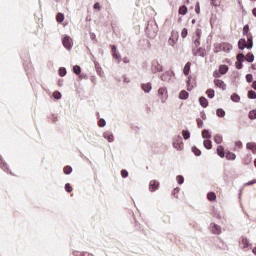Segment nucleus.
Returning a JSON list of instances; mask_svg holds the SVG:
<instances>
[{"label":"nucleus","instance_id":"obj_1","mask_svg":"<svg viewBox=\"0 0 256 256\" xmlns=\"http://www.w3.org/2000/svg\"><path fill=\"white\" fill-rule=\"evenodd\" d=\"M151 71L152 73H161V71H163V66L159 63V61L154 60L152 61Z\"/></svg>","mask_w":256,"mask_h":256},{"label":"nucleus","instance_id":"obj_2","mask_svg":"<svg viewBox=\"0 0 256 256\" xmlns=\"http://www.w3.org/2000/svg\"><path fill=\"white\" fill-rule=\"evenodd\" d=\"M173 77H175V72H173V70H169L164 72L160 79H162V81H171Z\"/></svg>","mask_w":256,"mask_h":256},{"label":"nucleus","instance_id":"obj_3","mask_svg":"<svg viewBox=\"0 0 256 256\" xmlns=\"http://www.w3.org/2000/svg\"><path fill=\"white\" fill-rule=\"evenodd\" d=\"M158 95H159L160 100L162 101V103H165V101H167V97H168L167 88H165V87L159 88Z\"/></svg>","mask_w":256,"mask_h":256},{"label":"nucleus","instance_id":"obj_4","mask_svg":"<svg viewBox=\"0 0 256 256\" xmlns=\"http://www.w3.org/2000/svg\"><path fill=\"white\" fill-rule=\"evenodd\" d=\"M177 39H179V34H177V32H172L168 40L169 45H171V47H175V45H177Z\"/></svg>","mask_w":256,"mask_h":256},{"label":"nucleus","instance_id":"obj_5","mask_svg":"<svg viewBox=\"0 0 256 256\" xmlns=\"http://www.w3.org/2000/svg\"><path fill=\"white\" fill-rule=\"evenodd\" d=\"M62 44L65 49H71V47H73V40L70 37L65 36L62 40Z\"/></svg>","mask_w":256,"mask_h":256},{"label":"nucleus","instance_id":"obj_6","mask_svg":"<svg viewBox=\"0 0 256 256\" xmlns=\"http://www.w3.org/2000/svg\"><path fill=\"white\" fill-rule=\"evenodd\" d=\"M205 53L206 51L204 48L196 47V49H193V55H195V57H205Z\"/></svg>","mask_w":256,"mask_h":256},{"label":"nucleus","instance_id":"obj_7","mask_svg":"<svg viewBox=\"0 0 256 256\" xmlns=\"http://www.w3.org/2000/svg\"><path fill=\"white\" fill-rule=\"evenodd\" d=\"M157 189H159V181L151 180L149 183V191H151L153 193V192L157 191Z\"/></svg>","mask_w":256,"mask_h":256},{"label":"nucleus","instance_id":"obj_8","mask_svg":"<svg viewBox=\"0 0 256 256\" xmlns=\"http://www.w3.org/2000/svg\"><path fill=\"white\" fill-rule=\"evenodd\" d=\"M214 85H215V87L222 89V91H225V89H227V84H225V82L223 80L215 79Z\"/></svg>","mask_w":256,"mask_h":256},{"label":"nucleus","instance_id":"obj_9","mask_svg":"<svg viewBox=\"0 0 256 256\" xmlns=\"http://www.w3.org/2000/svg\"><path fill=\"white\" fill-rule=\"evenodd\" d=\"M0 167L1 169H3V171H5L6 173H9L10 175H15L13 174V172H11L9 170V167L7 166L5 160H3V158L0 156Z\"/></svg>","mask_w":256,"mask_h":256},{"label":"nucleus","instance_id":"obj_10","mask_svg":"<svg viewBox=\"0 0 256 256\" xmlns=\"http://www.w3.org/2000/svg\"><path fill=\"white\" fill-rule=\"evenodd\" d=\"M221 47H222V51H224V53H229L231 51V49H233V46L227 42L221 43Z\"/></svg>","mask_w":256,"mask_h":256},{"label":"nucleus","instance_id":"obj_11","mask_svg":"<svg viewBox=\"0 0 256 256\" xmlns=\"http://www.w3.org/2000/svg\"><path fill=\"white\" fill-rule=\"evenodd\" d=\"M246 148L252 151L254 155H256V144L255 142H249L246 144Z\"/></svg>","mask_w":256,"mask_h":256},{"label":"nucleus","instance_id":"obj_12","mask_svg":"<svg viewBox=\"0 0 256 256\" xmlns=\"http://www.w3.org/2000/svg\"><path fill=\"white\" fill-rule=\"evenodd\" d=\"M103 137L104 139H107L108 143H113L114 136L111 134V132H104Z\"/></svg>","mask_w":256,"mask_h":256},{"label":"nucleus","instance_id":"obj_13","mask_svg":"<svg viewBox=\"0 0 256 256\" xmlns=\"http://www.w3.org/2000/svg\"><path fill=\"white\" fill-rule=\"evenodd\" d=\"M238 48L243 50V49H247V41H245V39H240L238 42Z\"/></svg>","mask_w":256,"mask_h":256},{"label":"nucleus","instance_id":"obj_14","mask_svg":"<svg viewBox=\"0 0 256 256\" xmlns=\"http://www.w3.org/2000/svg\"><path fill=\"white\" fill-rule=\"evenodd\" d=\"M217 155L223 159L225 157V148L223 146H218L217 147Z\"/></svg>","mask_w":256,"mask_h":256},{"label":"nucleus","instance_id":"obj_15","mask_svg":"<svg viewBox=\"0 0 256 256\" xmlns=\"http://www.w3.org/2000/svg\"><path fill=\"white\" fill-rule=\"evenodd\" d=\"M212 233H214L215 235H219L221 233V226L214 224L212 226Z\"/></svg>","mask_w":256,"mask_h":256},{"label":"nucleus","instance_id":"obj_16","mask_svg":"<svg viewBox=\"0 0 256 256\" xmlns=\"http://www.w3.org/2000/svg\"><path fill=\"white\" fill-rule=\"evenodd\" d=\"M191 71V62H187L184 66L183 73L184 75H189V72Z\"/></svg>","mask_w":256,"mask_h":256},{"label":"nucleus","instance_id":"obj_17","mask_svg":"<svg viewBox=\"0 0 256 256\" xmlns=\"http://www.w3.org/2000/svg\"><path fill=\"white\" fill-rule=\"evenodd\" d=\"M226 159H228V161H235V159H237V155L233 152H227Z\"/></svg>","mask_w":256,"mask_h":256},{"label":"nucleus","instance_id":"obj_18","mask_svg":"<svg viewBox=\"0 0 256 256\" xmlns=\"http://www.w3.org/2000/svg\"><path fill=\"white\" fill-rule=\"evenodd\" d=\"M199 103H200L201 107H207L209 105V101L205 97H200Z\"/></svg>","mask_w":256,"mask_h":256},{"label":"nucleus","instance_id":"obj_19","mask_svg":"<svg viewBox=\"0 0 256 256\" xmlns=\"http://www.w3.org/2000/svg\"><path fill=\"white\" fill-rule=\"evenodd\" d=\"M207 199L208 201H217V195L215 194V192H209L207 194Z\"/></svg>","mask_w":256,"mask_h":256},{"label":"nucleus","instance_id":"obj_20","mask_svg":"<svg viewBox=\"0 0 256 256\" xmlns=\"http://www.w3.org/2000/svg\"><path fill=\"white\" fill-rule=\"evenodd\" d=\"M227 71H229V67L227 65H220L219 73H221V75H225Z\"/></svg>","mask_w":256,"mask_h":256},{"label":"nucleus","instance_id":"obj_21","mask_svg":"<svg viewBox=\"0 0 256 256\" xmlns=\"http://www.w3.org/2000/svg\"><path fill=\"white\" fill-rule=\"evenodd\" d=\"M245 60L248 61V63H253V61H255V56L253 55V53L249 52L246 55Z\"/></svg>","mask_w":256,"mask_h":256},{"label":"nucleus","instance_id":"obj_22","mask_svg":"<svg viewBox=\"0 0 256 256\" xmlns=\"http://www.w3.org/2000/svg\"><path fill=\"white\" fill-rule=\"evenodd\" d=\"M142 89L145 93H149L152 89L151 83L142 84Z\"/></svg>","mask_w":256,"mask_h":256},{"label":"nucleus","instance_id":"obj_23","mask_svg":"<svg viewBox=\"0 0 256 256\" xmlns=\"http://www.w3.org/2000/svg\"><path fill=\"white\" fill-rule=\"evenodd\" d=\"M187 6L183 5V6H180L179 10H178V13L179 15H187Z\"/></svg>","mask_w":256,"mask_h":256},{"label":"nucleus","instance_id":"obj_24","mask_svg":"<svg viewBox=\"0 0 256 256\" xmlns=\"http://www.w3.org/2000/svg\"><path fill=\"white\" fill-rule=\"evenodd\" d=\"M203 145L206 149H212L213 148V144H212L211 140H209V139L204 140Z\"/></svg>","mask_w":256,"mask_h":256},{"label":"nucleus","instance_id":"obj_25","mask_svg":"<svg viewBox=\"0 0 256 256\" xmlns=\"http://www.w3.org/2000/svg\"><path fill=\"white\" fill-rule=\"evenodd\" d=\"M179 98L180 99H188L189 98V92L188 91H185V90H182L179 94Z\"/></svg>","mask_w":256,"mask_h":256},{"label":"nucleus","instance_id":"obj_26","mask_svg":"<svg viewBox=\"0 0 256 256\" xmlns=\"http://www.w3.org/2000/svg\"><path fill=\"white\" fill-rule=\"evenodd\" d=\"M56 21L58 23H63V21H65V15H63V13H58L56 15Z\"/></svg>","mask_w":256,"mask_h":256},{"label":"nucleus","instance_id":"obj_27","mask_svg":"<svg viewBox=\"0 0 256 256\" xmlns=\"http://www.w3.org/2000/svg\"><path fill=\"white\" fill-rule=\"evenodd\" d=\"M242 249H247V247H249V240L247 238H242Z\"/></svg>","mask_w":256,"mask_h":256},{"label":"nucleus","instance_id":"obj_28","mask_svg":"<svg viewBox=\"0 0 256 256\" xmlns=\"http://www.w3.org/2000/svg\"><path fill=\"white\" fill-rule=\"evenodd\" d=\"M202 137L203 139H211V133L209 132V130H203Z\"/></svg>","mask_w":256,"mask_h":256},{"label":"nucleus","instance_id":"obj_29","mask_svg":"<svg viewBox=\"0 0 256 256\" xmlns=\"http://www.w3.org/2000/svg\"><path fill=\"white\" fill-rule=\"evenodd\" d=\"M231 99H232V101H234V103H239V101H241V97L239 95H237L236 93L231 95Z\"/></svg>","mask_w":256,"mask_h":256},{"label":"nucleus","instance_id":"obj_30","mask_svg":"<svg viewBox=\"0 0 256 256\" xmlns=\"http://www.w3.org/2000/svg\"><path fill=\"white\" fill-rule=\"evenodd\" d=\"M206 95L209 97V99H213V97H215V90L213 89H208L206 91Z\"/></svg>","mask_w":256,"mask_h":256},{"label":"nucleus","instance_id":"obj_31","mask_svg":"<svg viewBox=\"0 0 256 256\" xmlns=\"http://www.w3.org/2000/svg\"><path fill=\"white\" fill-rule=\"evenodd\" d=\"M214 141L217 143V145H220V143H223V137L221 135H215Z\"/></svg>","mask_w":256,"mask_h":256},{"label":"nucleus","instance_id":"obj_32","mask_svg":"<svg viewBox=\"0 0 256 256\" xmlns=\"http://www.w3.org/2000/svg\"><path fill=\"white\" fill-rule=\"evenodd\" d=\"M173 147L175 149L181 150L183 149V142H173Z\"/></svg>","mask_w":256,"mask_h":256},{"label":"nucleus","instance_id":"obj_33","mask_svg":"<svg viewBox=\"0 0 256 256\" xmlns=\"http://www.w3.org/2000/svg\"><path fill=\"white\" fill-rule=\"evenodd\" d=\"M246 45H247V49H253V37L248 36V43Z\"/></svg>","mask_w":256,"mask_h":256},{"label":"nucleus","instance_id":"obj_34","mask_svg":"<svg viewBox=\"0 0 256 256\" xmlns=\"http://www.w3.org/2000/svg\"><path fill=\"white\" fill-rule=\"evenodd\" d=\"M63 171H64L65 175H71L73 168H71V166H66V167H64Z\"/></svg>","mask_w":256,"mask_h":256},{"label":"nucleus","instance_id":"obj_35","mask_svg":"<svg viewBox=\"0 0 256 256\" xmlns=\"http://www.w3.org/2000/svg\"><path fill=\"white\" fill-rule=\"evenodd\" d=\"M182 137L184 139H189V137H191V133H189V130H183L182 131Z\"/></svg>","mask_w":256,"mask_h":256},{"label":"nucleus","instance_id":"obj_36","mask_svg":"<svg viewBox=\"0 0 256 256\" xmlns=\"http://www.w3.org/2000/svg\"><path fill=\"white\" fill-rule=\"evenodd\" d=\"M73 72L75 73V75H81V67L80 66H74L73 67Z\"/></svg>","mask_w":256,"mask_h":256},{"label":"nucleus","instance_id":"obj_37","mask_svg":"<svg viewBox=\"0 0 256 256\" xmlns=\"http://www.w3.org/2000/svg\"><path fill=\"white\" fill-rule=\"evenodd\" d=\"M220 51H223V47H221V43L216 44L214 48V53H220Z\"/></svg>","mask_w":256,"mask_h":256},{"label":"nucleus","instance_id":"obj_38","mask_svg":"<svg viewBox=\"0 0 256 256\" xmlns=\"http://www.w3.org/2000/svg\"><path fill=\"white\" fill-rule=\"evenodd\" d=\"M248 98H249V99H256V92L253 91V90H250V91L248 92Z\"/></svg>","mask_w":256,"mask_h":256},{"label":"nucleus","instance_id":"obj_39","mask_svg":"<svg viewBox=\"0 0 256 256\" xmlns=\"http://www.w3.org/2000/svg\"><path fill=\"white\" fill-rule=\"evenodd\" d=\"M59 75L60 77H65L67 75V70L65 68H60Z\"/></svg>","mask_w":256,"mask_h":256},{"label":"nucleus","instance_id":"obj_40","mask_svg":"<svg viewBox=\"0 0 256 256\" xmlns=\"http://www.w3.org/2000/svg\"><path fill=\"white\" fill-rule=\"evenodd\" d=\"M176 180L179 185H183L185 178H183V176L179 175V176H177Z\"/></svg>","mask_w":256,"mask_h":256},{"label":"nucleus","instance_id":"obj_41","mask_svg":"<svg viewBox=\"0 0 256 256\" xmlns=\"http://www.w3.org/2000/svg\"><path fill=\"white\" fill-rule=\"evenodd\" d=\"M249 119L251 120L256 119V110H251L249 112Z\"/></svg>","mask_w":256,"mask_h":256},{"label":"nucleus","instance_id":"obj_42","mask_svg":"<svg viewBox=\"0 0 256 256\" xmlns=\"http://www.w3.org/2000/svg\"><path fill=\"white\" fill-rule=\"evenodd\" d=\"M216 113H217V115H218V117H225V110H223V109H218L217 111H216Z\"/></svg>","mask_w":256,"mask_h":256},{"label":"nucleus","instance_id":"obj_43","mask_svg":"<svg viewBox=\"0 0 256 256\" xmlns=\"http://www.w3.org/2000/svg\"><path fill=\"white\" fill-rule=\"evenodd\" d=\"M192 151L194 154H196L197 157H199V155H201V150H199V148H197V147H193Z\"/></svg>","mask_w":256,"mask_h":256},{"label":"nucleus","instance_id":"obj_44","mask_svg":"<svg viewBox=\"0 0 256 256\" xmlns=\"http://www.w3.org/2000/svg\"><path fill=\"white\" fill-rule=\"evenodd\" d=\"M188 30H187V28H184L182 31H181V37H182V39H185V37H187V35H188Z\"/></svg>","mask_w":256,"mask_h":256},{"label":"nucleus","instance_id":"obj_45","mask_svg":"<svg viewBox=\"0 0 256 256\" xmlns=\"http://www.w3.org/2000/svg\"><path fill=\"white\" fill-rule=\"evenodd\" d=\"M65 190L67 191V193H71V191H73V187L71 186V184L67 183L65 184Z\"/></svg>","mask_w":256,"mask_h":256},{"label":"nucleus","instance_id":"obj_46","mask_svg":"<svg viewBox=\"0 0 256 256\" xmlns=\"http://www.w3.org/2000/svg\"><path fill=\"white\" fill-rule=\"evenodd\" d=\"M105 125H107V122H105V119H100L98 121V126L99 127H105Z\"/></svg>","mask_w":256,"mask_h":256},{"label":"nucleus","instance_id":"obj_47","mask_svg":"<svg viewBox=\"0 0 256 256\" xmlns=\"http://www.w3.org/2000/svg\"><path fill=\"white\" fill-rule=\"evenodd\" d=\"M246 81L248 83H253V75L252 74H247L246 75Z\"/></svg>","mask_w":256,"mask_h":256},{"label":"nucleus","instance_id":"obj_48","mask_svg":"<svg viewBox=\"0 0 256 256\" xmlns=\"http://www.w3.org/2000/svg\"><path fill=\"white\" fill-rule=\"evenodd\" d=\"M201 29L197 28L195 31L196 39H201Z\"/></svg>","mask_w":256,"mask_h":256},{"label":"nucleus","instance_id":"obj_49","mask_svg":"<svg viewBox=\"0 0 256 256\" xmlns=\"http://www.w3.org/2000/svg\"><path fill=\"white\" fill-rule=\"evenodd\" d=\"M237 61H240V62L245 61V55L244 54H238L237 55Z\"/></svg>","mask_w":256,"mask_h":256},{"label":"nucleus","instance_id":"obj_50","mask_svg":"<svg viewBox=\"0 0 256 256\" xmlns=\"http://www.w3.org/2000/svg\"><path fill=\"white\" fill-rule=\"evenodd\" d=\"M53 97H54V99H60V98H61V92L55 91V92L53 93Z\"/></svg>","mask_w":256,"mask_h":256},{"label":"nucleus","instance_id":"obj_51","mask_svg":"<svg viewBox=\"0 0 256 256\" xmlns=\"http://www.w3.org/2000/svg\"><path fill=\"white\" fill-rule=\"evenodd\" d=\"M112 57L114 58V59H116V61H121V55H119L117 52L116 53H114V54H112Z\"/></svg>","mask_w":256,"mask_h":256},{"label":"nucleus","instance_id":"obj_52","mask_svg":"<svg viewBox=\"0 0 256 256\" xmlns=\"http://www.w3.org/2000/svg\"><path fill=\"white\" fill-rule=\"evenodd\" d=\"M255 183H256V179H253V180H251V181L245 183L244 185H245V187H249V186H251V185H255Z\"/></svg>","mask_w":256,"mask_h":256},{"label":"nucleus","instance_id":"obj_53","mask_svg":"<svg viewBox=\"0 0 256 256\" xmlns=\"http://www.w3.org/2000/svg\"><path fill=\"white\" fill-rule=\"evenodd\" d=\"M93 8L96 9L97 11H101V4L99 2H96Z\"/></svg>","mask_w":256,"mask_h":256},{"label":"nucleus","instance_id":"obj_54","mask_svg":"<svg viewBox=\"0 0 256 256\" xmlns=\"http://www.w3.org/2000/svg\"><path fill=\"white\" fill-rule=\"evenodd\" d=\"M236 68L243 69V62L237 60L236 61Z\"/></svg>","mask_w":256,"mask_h":256},{"label":"nucleus","instance_id":"obj_55","mask_svg":"<svg viewBox=\"0 0 256 256\" xmlns=\"http://www.w3.org/2000/svg\"><path fill=\"white\" fill-rule=\"evenodd\" d=\"M249 33V25H245L243 28V35H247Z\"/></svg>","mask_w":256,"mask_h":256},{"label":"nucleus","instance_id":"obj_56","mask_svg":"<svg viewBox=\"0 0 256 256\" xmlns=\"http://www.w3.org/2000/svg\"><path fill=\"white\" fill-rule=\"evenodd\" d=\"M121 176H122L123 178L129 177V172H127V170H122V171H121Z\"/></svg>","mask_w":256,"mask_h":256},{"label":"nucleus","instance_id":"obj_57","mask_svg":"<svg viewBox=\"0 0 256 256\" xmlns=\"http://www.w3.org/2000/svg\"><path fill=\"white\" fill-rule=\"evenodd\" d=\"M197 125H198L199 129H201L203 127V120H201V118L197 119Z\"/></svg>","mask_w":256,"mask_h":256},{"label":"nucleus","instance_id":"obj_58","mask_svg":"<svg viewBox=\"0 0 256 256\" xmlns=\"http://www.w3.org/2000/svg\"><path fill=\"white\" fill-rule=\"evenodd\" d=\"M194 45H195V47H199V45H201V39L196 38V39L194 40Z\"/></svg>","mask_w":256,"mask_h":256},{"label":"nucleus","instance_id":"obj_59","mask_svg":"<svg viewBox=\"0 0 256 256\" xmlns=\"http://www.w3.org/2000/svg\"><path fill=\"white\" fill-rule=\"evenodd\" d=\"M235 146L238 147V149H241V147H243V143L241 141H236Z\"/></svg>","mask_w":256,"mask_h":256},{"label":"nucleus","instance_id":"obj_60","mask_svg":"<svg viewBox=\"0 0 256 256\" xmlns=\"http://www.w3.org/2000/svg\"><path fill=\"white\" fill-rule=\"evenodd\" d=\"M195 12L197 13V15H199V13H201V7L199 6V3L195 7Z\"/></svg>","mask_w":256,"mask_h":256},{"label":"nucleus","instance_id":"obj_61","mask_svg":"<svg viewBox=\"0 0 256 256\" xmlns=\"http://www.w3.org/2000/svg\"><path fill=\"white\" fill-rule=\"evenodd\" d=\"M115 53H117V47L112 46V55L115 54Z\"/></svg>","mask_w":256,"mask_h":256},{"label":"nucleus","instance_id":"obj_62","mask_svg":"<svg viewBox=\"0 0 256 256\" xmlns=\"http://www.w3.org/2000/svg\"><path fill=\"white\" fill-rule=\"evenodd\" d=\"M123 63H129V58L128 57H124L123 58Z\"/></svg>","mask_w":256,"mask_h":256},{"label":"nucleus","instance_id":"obj_63","mask_svg":"<svg viewBox=\"0 0 256 256\" xmlns=\"http://www.w3.org/2000/svg\"><path fill=\"white\" fill-rule=\"evenodd\" d=\"M252 87H253V89H255V91H256V81L253 82Z\"/></svg>","mask_w":256,"mask_h":256},{"label":"nucleus","instance_id":"obj_64","mask_svg":"<svg viewBox=\"0 0 256 256\" xmlns=\"http://www.w3.org/2000/svg\"><path fill=\"white\" fill-rule=\"evenodd\" d=\"M252 13H253L254 17H256V8H254V9L252 10Z\"/></svg>","mask_w":256,"mask_h":256}]
</instances>
